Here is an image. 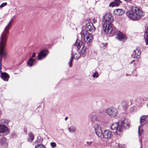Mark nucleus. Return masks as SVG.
<instances>
[{"mask_svg":"<svg viewBox=\"0 0 148 148\" xmlns=\"http://www.w3.org/2000/svg\"><path fill=\"white\" fill-rule=\"evenodd\" d=\"M125 13V11L123 10L120 9H116L114 11L115 14L117 16L123 15Z\"/></svg>","mask_w":148,"mask_h":148,"instance_id":"nucleus-15","label":"nucleus"},{"mask_svg":"<svg viewBox=\"0 0 148 148\" xmlns=\"http://www.w3.org/2000/svg\"><path fill=\"white\" fill-rule=\"evenodd\" d=\"M35 148H45V146L42 144H39L36 145Z\"/></svg>","mask_w":148,"mask_h":148,"instance_id":"nucleus-25","label":"nucleus"},{"mask_svg":"<svg viewBox=\"0 0 148 148\" xmlns=\"http://www.w3.org/2000/svg\"><path fill=\"white\" fill-rule=\"evenodd\" d=\"M121 2L120 0H115L114 1L109 4V6L113 7L115 6H118Z\"/></svg>","mask_w":148,"mask_h":148,"instance_id":"nucleus-18","label":"nucleus"},{"mask_svg":"<svg viewBox=\"0 0 148 148\" xmlns=\"http://www.w3.org/2000/svg\"><path fill=\"white\" fill-rule=\"evenodd\" d=\"M74 57L73 56H71V58L70 61L69 62V64L70 67H71L72 65V62L73 61Z\"/></svg>","mask_w":148,"mask_h":148,"instance_id":"nucleus-24","label":"nucleus"},{"mask_svg":"<svg viewBox=\"0 0 148 148\" xmlns=\"http://www.w3.org/2000/svg\"><path fill=\"white\" fill-rule=\"evenodd\" d=\"M7 3L6 2L3 3L0 5V8L3 7H4L6 5H7Z\"/></svg>","mask_w":148,"mask_h":148,"instance_id":"nucleus-31","label":"nucleus"},{"mask_svg":"<svg viewBox=\"0 0 148 148\" xmlns=\"http://www.w3.org/2000/svg\"><path fill=\"white\" fill-rule=\"evenodd\" d=\"M29 138H28V141L31 142L34 139V136L32 133H30L29 134Z\"/></svg>","mask_w":148,"mask_h":148,"instance_id":"nucleus-22","label":"nucleus"},{"mask_svg":"<svg viewBox=\"0 0 148 148\" xmlns=\"http://www.w3.org/2000/svg\"><path fill=\"white\" fill-rule=\"evenodd\" d=\"M86 31L88 30L92 32H94L95 30V28L93 24L90 23H86L85 26Z\"/></svg>","mask_w":148,"mask_h":148,"instance_id":"nucleus-10","label":"nucleus"},{"mask_svg":"<svg viewBox=\"0 0 148 148\" xmlns=\"http://www.w3.org/2000/svg\"><path fill=\"white\" fill-rule=\"evenodd\" d=\"M76 128L73 126H72L68 128L69 132L71 133H73L75 131Z\"/></svg>","mask_w":148,"mask_h":148,"instance_id":"nucleus-21","label":"nucleus"},{"mask_svg":"<svg viewBox=\"0 0 148 148\" xmlns=\"http://www.w3.org/2000/svg\"><path fill=\"white\" fill-rule=\"evenodd\" d=\"M140 49L138 48H137L136 50L134 51L133 53L132 54V58H136L137 59H138L140 57Z\"/></svg>","mask_w":148,"mask_h":148,"instance_id":"nucleus-12","label":"nucleus"},{"mask_svg":"<svg viewBox=\"0 0 148 148\" xmlns=\"http://www.w3.org/2000/svg\"><path fill=\"white\" fill-rule=\"evenodd\" d=\"M97 135L99 137L101 138L102 132L101 126L97 124H95L93 126Z\"/></svg>","mask_w":148,"mask_h":148,"instance_id":"nucleus-8","label":"nucleus"},{"mask_svg":"<svg viewBox=\"0 0 148 148\" xmlns=\"http://www.w3.org/2000/svg\"><path fill=\"white\" fill-rule=\"evenodd\" d=\"M48 52L47 50L42 51L38 56V60H40L45 58L47 55Z\"/></svg>","mask_w":148,"mask_h":148,"instance_id":"nucleus-11","label":"nucleus"},{"mask_svg":"<svg viewBox=\"0 0 148 148\" xmlns=\"http://www.w3.org/2000/svg\"><path fill=\"white\" fill-rule=\"evenodd\" d=\"M68 119V117H66L65 118V120H66L67 119Z\"/></svg>","mask_w":148,"mask_h":148,"instance_id":"nucleus-41","label":"nucleus"},{"mask_svg":"<svg viewBox=\"0 0 148 148\" xmlns=\"http://www.w3.org/2000/svg\"><path fill=\"white\" fill-rule=\"evenodd\" d=\"M133 61H134V60H133V61H132L131 62V63H132V62H133Z\"/></svg>","mask_w":148,"mask_h":148,"instance_id":"nucleus-43","label":"nucleus"},{"mask_svg":"<svg viewBox=\"0 0 148 148\" xmlns=\"http://www.w3.org/2000/svg\"><path fill=\"white\" fill-rule=\"evenodd\" d=\"M140 148H142V147H140Z\"/></svg>","mask_w":148,"mask_h":148,"instance_id":"nucleus-44","label":"nucleus"},{"mask_svg":"<svg viewBox=\"0 0 148 148\" xmlns=\"http://www.w3.org/2000/svg\"><path fill=\"white\" fill-rule=\"evenodd\" d=\"M99 18L96 17L94 18L92 20V22L93 23H95L97 22V21L99 20Z\"/></svg>","mask_w":148,"mask_h":148,"instance_id":"nucleus-29","label":"nucleus"},{"mask_svg":"<svg viewBox=\"0 0 148 148\" xmlns=\"http://www.w3.org/2000/svg\"><path fill=\"white\" fill-rule=\"evenodd\" d=\"M97 119V116L96 115H94L92 117V121L93 122L96 121Z\"/></svg>","mask_w":148,"mask_h":148,"instance_id":"nucleus-27","label":"nucleus"},{"mask_svg":"<svg viewBox=\"0 0 148 148\" xmlns=\"http://www.w3.org/2000/svg\"><path fill=\"white\" fill-rule=\"evenodd\" d=\"M116 38L120 41L123 42H124L126 39V36L120 32H118L117 33Z\"/></svg>","mask_w":148,"mask_h":148,"instance_id":"nucleus-13","label":"nucleus"},{"mask_svg":"<svg viewBox=\"0 0 148 148\" xmlns=\"http://www.w3.org/2000/svg\"><path fill=\"white\" fill-rule=\"evenodd\" d=\"M145 32L146 33H148V27L147 28Z\"/></svg>","mask_w":148,"mask_h":148,"instance_id":"nucleus-38","label":"nucleus"},{"mask_svg":"<svg viewBox=\"0 0 148 148\" xmlns=\"http://www.w3.org/2000/svg\"><path fill=\"white\" fill-rule=\"evenodd\" d=\"M81 54L79 52H77V53L74 54V57L75 58V59H78L80 58Z\"/></svg>","mask_w":148,"mask_h":148,"instance_id":"nucleus-26","label":"nucleus"},{"mask_svg":"<svg viewBox=\"0 0 148 148\" xmlns=\"http://www.w3.org/2000/svg\"><path fill=\"white\" fill-rule=\"evenodd\" d=\"M129 126V122L127 119H125L119 123H116L112 124L111 128L112 130H116V134L120 135L124 129H128Z\"/></svg>","mask_w":148,"mask_h":148,"instance_id":"nucleus-3","label":"nucleus"},{"mask_svg":"<svg viewBox=\"0 0 148 148\" xmlns=\"http://www.w3.org/2000/svg\"><path fill=\"white\" fill-rule=\"evenodd\" d=\"M13 18H12L5 27L4 29L0 36V65L1 66L2 58L5 57L6 55L4 49L6 46L8 36L11 25L13 22ZM1 69L0 66V69Z\"/></svg>","mask_w":148,"mask_h":148,"instance_id":"nucleus-1","label":"nucleus"},{"mask_svg":"<svg viewBox=\"0 0 148 148\" xmlns=\"http://www.w3.org/2000/svg\"><path fill=\"white\" fill-rule=\"evenodd\" d=\"M11 135L12 136H16V133L13 132V133H12Z\"/></svg>","mask_w":148,"mask_h":148,"instance_id":"nucleus-36","label":"nucleus"},{"mask_svg":"<svg viewBox=\"0 0 148 148\" xmlns=\"http://www.w3.org/2000/svg\"><path fill=\"white\" fill-rule=\"evenodd\" d=\"M86 48L83 46L81 50V52L82 54H84L86 53Z\"/></svg>","mask_w":148,"mask_h":148,"instance_id":"nucleus-28","label":"nucleus"},{"mask_svg":"<svg viewBox=\"0 0 148 148\" xmlns=\"http://www.w3.org/2000/svg\"><path fill=\"white\" fill-rule=\"evenodd\" d=\"M126 1H131V0H125Z\"/></svg>","mask_w":148,"mask_h":148,"instance_id":"nucleus-40","label":"nucleus"},{"mask_svg":"<svg viewBox=\"0 0 148 148\" xmlns=\"http://www.w3.org/2000/svg\"><path fill=\"white\" fill-rule=\"evenodd\" d=\"M146 42L147 45H148V35H147L146 37Z\"/></svg>","mask_w":148,"mask_h":148,"instance_id":"nucleus-34","label":"nucleus"},{"mask_svg":"<svg viewBox=\"0 0 148 148\" xmlns=\"http://www.w3.org/2000/svg\"><path fill=\"white\" fill-rule=\"evenodd\" d=\"M35 53H34L32 54V58H33V57H35Z\"/></svg>","mask_w":148,"mask_h":148,"instance_id":"nucleus-37","label":"nucleus"},{"mask_svg":"<svg viewBox=\"0 0 148 148\" xmlns=\"http://www.w3.org/2000/svg\"><path fill=\"white\" fill-rule=\"evenodd\" d=\"M82 45V42L81 40H77L74 44L73 47H76L78 50H79Z\"/></svg>","mask_w":148,"mask_h":148,"instance_id":"nucleus-19","label":"nucleus"},{"mask_svg":"<svg viewBox=\"0 0 148 148\" xmlns=\"http://www.w3.org/2000/svg\"><path fill=\"white\" fill-rule=\"evenodd\" d=\"M122 147V148H125L126 147V146L125 145H123Z\"/></svg>","mask_w":148,"mask_h":148,"instance_id":"nucleus-39","label":"nucleus"},{"mask_svg":"<svg viewBox=\"0 0 148 148\" xmlns=\"http://www.w3.org/2000/svg\"><path fill=\"white\" fill-rule=\"evenodd\" d=\"M148 117V116H143L140 118V122L141 125L139 126L138 129V133L139 136H141L143 133V130L142 126H143L146 122V119Z\"/></svg>","mask_w":148,"mask_h":148,"instance_id":"nucleus-6","label":"nucleus"},{"mask_svg":"<svg viewBox=\"0 0 148 148\" xmlns=\"http://www.w3.org/2000/svg\"><path fill=\"white\" fill-rule=\"evenodd\" d=\"M8 130L7 126L4 125H0V132L5 133Z\"/></svg>","mask_w":148,"mask_h":148,"instance_id":"nucleus-16","label":"nucleus"},{"mask_svg":"<svg viewBox=\"0 0 148 148\" xmlns=\"http://www.w3.org/2000/svg\"><path fill=\"white\" fill-rule=\"evenodd\" d=\"M79 35H81L82 38H83L85 42L87 43H90L93 39L92 34L88 33L85 30H82Z\"/></svg>","mask_w":148,"mask_h":148,"instance_id":"nucleus-5","label":"nucleus"},{"mask_svg":"<svg viewBox=\"0 0 148 148\" xmlns=\"http://www.w3.org/2000/svg\"><path fill=\"white\" fill-rule=\"evenodd\" d=\"M118 146L119 147H120V148H122L123 147V145H122L121 144H118Z\"/></svg>","mask_w":148,"mask_h":148,"instance_id":"nucleus-35","label":"nucleus"},{"mask_svg":"<svg viewBox=\"0 0 148 148\" xmlns=\"http://www.w3.org/2000/svg\"><path fill=\"white\" fill-rule=\"evenodd\" d=\"M93 77L94 78L96 77L97 78L98 77L99 74L98 73L95 71V73L93 75Z\"/></svg>","mask_w":148,"mask_h":148,"instance_id":"nucleus-30","label":"nucleus"},{"mask_svg":"<svg viewBox=\"0 0 148 148\" xmlns=\"http://www.w3.org/2000/svg\"><path fill=\"white\" fill-rule=\"evenodd\" d=\"M51 145V147L53 148L55 147L56 146V144L55 143L52 142L50 143Z\"/></svg>","mask_w":148,"mask_h":148,"instance_id":"nucleus-32","label":"nucleus"},{"mask_svg":"<svg viewBox=\"0 0 148 148\" xmlns=\"http://www.w3.org/2000/svg\"><path fill=\"white\" fill-rule=\"evenodd\" d=\"M126 14L130 19L133 20H138L143 16L144 13L142 10L138 8H132V10L128 11Z\"/></svg>","mask_w":148,"mask_h":148,"instance_id":"nucleus-4","label":"nucleus"},{"mask_svg":"<svg viewBox=\"0 0 148 148\" xmlns=\"http://www.w3.org/2000/svg\"><path fill=\"white\" fill-rule=\"evenodd\" d=\"M92 143V141L87 142H86V146H91Z\"/></svg>","mask_w":148,"mask_h":148,"instance_id":"nucleus-33","label":"nucleus"},{"mask_svg":"<svg viewBox=\"0 0 148 148\" xmlns=\"http://www.w3.org/2000/svg\"><path fill=\"white\" fill-rule=\"evenodd\" d=\"M112 132L110 131L107 130L104 131L103 133L102 134L101 138H105L109 139L112 136Z\"/></svg>","mask_w":148,"mask_h":148,"instance_id":"nucleus-9","label":"nucleus"},{"mask_svg":"<svg viewBox=\"0 0 148 148\" xmlns=\"http://www.w3.org/2000/svg\"><path fill=\"white\" fill-rule=\"evenodd\" d=\"M14 17V16L13 18Z\"/></svg>","mask_w":148,"mask_h":148,"instance_id":"nucleus-45","label":"nucleus"},{"mask_svg":"<svg viewBox=\"0 0 148 148\" xmlns=\"http://www.w3.org/2000/svg\"><path fill=\"white\" fill-rule=\"evenodd\" d=\"M107 113L112 117L116 116L117 114V110L113 108H111L108 109L106 110Z\"/></svg>","mask_w":148,"mask_h":148,"instance_id":"nucleus-7","label":"nucleus"},{"mask_svg":"<svg viewBox=\"0 0 148 148\" xmlns=\"http://www.w3.org/2000/svg\"><path fill=\"white\" fill-rule=\"evenodd\" d=\"M9 121L6 119H2L0 121V124L1 125H8Z\"/></svg>","mask_w":148,"mask_h":148,"instance_id":"nucleus-20","label":"nucleus"},{"mask_svg":"<svg viewBox=\"0 0 148 148\" xmlns=\"http://www.w3.org/2000/svg\"><path fill=\"white\" fill-rule=\"evenodd\" d=\"M0 143L4 147H7L8 145L7 140L5 138L3 137L0 140Z\"/></svg>","mask_w":148,"mask_h":148,"instance_id":"nucleus-14","label":"nucleus"},{"mask_svg":"<svg viewBox=\"0 0 148 148\" xmlns=\"http://www.w3.org/2000/svg\"><path fill=\"white\" fill-rule=\"evenodd\" d=\"M104 23L102 30L106 33L110 34L112 31L113 28L111 22L113 21L114 18L110 13L106 14L103 16Z\"/></svg>","mask_w":148,"mask_h":148,"instance_id":"nucleus-2","label":"nucleus"},{"mask_svg":"<svg viewBox=\"0 0 148 148\" xmlns=\"http://www.w3.org/2000/svg\"><path fill=\"white\" fill-rule=\"evenodd\" d=\"M1 77L4 80L7 81L9 78V75L6 73H2L1 74Z\"/></svg>","mask_w":148,"mask_h":148,"instance_id":"nucleus-17","label":"nucleus"},{"mask_svg":"<svg viewBox=\"0 0 148 148\" xmlns=\"http://www.w3.org/2000/svg\"><path fill=\"white\" fill-rule=\"evenodd\" d=\"M35 61V60L32 58H30L28 62V64L29 65V66L31 67L33 65V63Z\"/></svg>","mask_w":148,"mask_h":148,"instance_id":"nucleus-23","label":"nucleus"},{"mask_svg":"<svg viewBox=\"0 0 148 148\" xmlns=\"http://www.w3.org/2000/svg\"><path fill=\"white\" fill-rule=\"evenodd\" d=\"M73 54H74V53H71V55H73Z\"/></svg>","mask_w":148,"mask_h":148,"instance_id":"nucleus-42","label":"nucleus"}]
</instances>
